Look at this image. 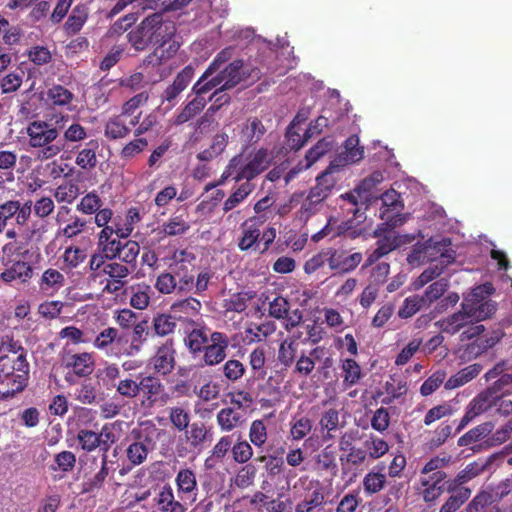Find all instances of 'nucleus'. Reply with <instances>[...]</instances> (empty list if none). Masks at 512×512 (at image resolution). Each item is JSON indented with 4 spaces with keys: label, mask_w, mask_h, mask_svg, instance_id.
I'll use <instances>...</instances> for the list:
<instances>
[{
    "label": "nucleus",
    "mask_w": 512,
    "mask_h": 512,
    "mask_svg": "<svg viewBox=\"0 0 512 512\" xmlns=\"http://www.w3.org/2000/svg\"><path fill=\"white\" fill-rule=\"evenodd\" d=\"M228 134L225 132L217 133L213 139L209 148L198 153L197 158L200 161H210L213 158L222 154L228 145Z\"/></svg>",
    "instance_id": "obj_46"
},
{
    "label": "nucleus",
    "mask_w": 512,
    "mask_h": 512,
    "mask_svg": "<svg viewBox=\"0 0 512 512\" xmlns=\"http://www.w3.org/2000/svg\"><path fill=\"white\" fill-rule=\"evenodd\" d=\"M140 253V245L134 240H126L120 248L119 259L121 263L127 265L131 269L135 270L137 266V258Z\"/></svg>",
    "instance_id": "obj_54"
},
{
    "label": "nucleus",
    "mask_w": 512,
    "mask_h": 512,
    "mask_svg": "<svg viewBox=\"0 0 512 512\" xmlns=\"http://www.w3.org/2000/svg\"><path fill=\"white\" fill-rule=\"evenodd\" d=\"M140 118L141 112L129 120L120 114L113 115L104 125V136L110 141L124 139L130 135L131 128L138 124Z\"/></svg>",
    "instance_id": "obj_15"
},
{
    "label": "nucleus",
    "mask_w": 512,
    "mask_h": 512,
    "mask_svg": "<svg viewBox=\"0 0 512 512\" xmlns=\"http://www.w3.org/2000/svg\"><path fill=\"white\" fill-rule=\"evenodd\" d=\"M88 16L89 8L86 4L81 3L76 5L65 22V30L67 34L78 33L86 23Z\"/></svg>",
    "instance_id": "obj_41"
},
{
    "label": "nucleus",
    "mask_w": 512,
    "mask_h": 512,
    "mask_svg": "<svg viewBox=\"0 0 512 512\" xmlns=\"http://www.w3.org/2000/svg\"><path fill=\"white\" fill-rule=\"evenodd\" d=\"M375 188L373 181L368 177L364 178L355 189L341 195V198L347 202L345 210L352 213L354 218H360L366 210L371 199V191Z\"/></svg>",
    "instance_id": "obj_7"
},
{
    "label": "nucleus",
    "mask_w": 512,
    "mask_h": 512,
    "mask_svg": "<svg viewBox=\"0 0 512 512\" xmlns=\"http://www.w3.org/2000/svg\"><path fill=\"white\" fill-rule=\"evenodd\" d=\"M364 157V147L359 146V137L350 135L343 144V151L330 162V169L340 168L361 161Z\"/></svg>",
    "instance_id": "obj_16"
},
{
    "label": "nucleus",
    "mask_w": 512,
    "mask_h": 512,
    "mask_svg": "<svg viewBox=\"0 0 512 512\" xmlns=\"http://www.w3.org/2000/svg\"><path fill=\"white\" fill-rule=\"evenodd\" d=\"M255 185L249 182L242 183L223 203L224 213L232 211L253 192Z\"/></svg>",
    "instance_id": "obj_51"
},
{
    "label": "nucleus",
    "mask_w": 512,
    "mask_h": 512,
    "mask_svg": "<svg viewBox=\"0 0 512 512\" xmlns=\"http://www.w3.org/2000/svg\"><path fill=\"white\" fill-rule=\"evenodd\" d=\"M38 284L42 292L51 295L65 285V277L57 269L48 268L43 272Z\"/></svg>",
    "instance_id": "obj_37"
},
{
    "label": "nucleus",
    "mask_w": 512,
    "mask_h": 512,
    "mask_svg": "<svg viewBox=\"0 0 512 512\" xmlns=\"http://www.w3.org/2000/svg\"><path fill=\"white\" fill-rule=\"evenodd\" d=\"M323 354L322 347H315L308 352L301 351L295 360L294 373L302 377H308L314 370L316 360Z\"/></svg>",
    "instance_id": "obj_30"
},
{
    "label": "nucleus",
    "mask_w": 512,
    "mask_h": 512,
    "mask_svg": "<svg viewBox=\"0 0 512 512\" xmlns=\"http://www.w3.org/2000/svg\"><path fill=\"white\" fill-rule=\"evenodd\" d=\"M47 101L53 107H67L73 99L74 94L62 85H53L46 92Z\"/></svg>",
    "instance_id": "obj_45"
},
{
    "label": "nucleus",
    "mask_w": 512,
    "mask_h": 512,
    "mask_svg": "<svg viewBox=\"0 0 512 512\" xmlns=\"http://www.w3.org/2000/svg\"><path fill=\"white\" fill-rule=\"evenodd\" d=\"M461 307L468 312L471 321H481L492 316L496 311V305L490 299L480 303L462 302Z\"/></svg>",
    "instance_id": "obj_40"
},
{
    "label": "nucleus",
    "mask_w": 512,
    "mask_h": 512,
    "mask_svg": "<svg viewBox=\"0 0 512 512\" xmlns=\"http://www.w3.org/2000/svg\"><path fill=\"white\" fill-rule=\"evenodd\" d=\"M177 497L192 505L196 502L199 488L196 472L191 468H181L175 477Z\"/></svg>",
    "instance_id": "obj_13"
},
{
    "label": "nucleus",
    "mask_w": 512,
    "mask_h": 512,
    "mask_svg": "<svg viewBox=\"0 0 512 512\" xmlns=\"http://www.w3.org/2000/svg\"><path fill=\"white\" fill-rule=\"evenodd\" d=\"M242 237L239 239L238 247L241 251H248L255 248L259 243L260 230L256 224H248L245 221L242 225Z\"/></svg>",
    "instance_id": "obj_55"
},
{
    "label": "nucleus",
    "mask_w": 512,
    "mask_h": 512,
    "mask_svg": "<svg viewBox=\"0 0 512 512\" xmlns=\"http://www.w3.org/2000/svg\"><path fill=\"white\" fill-rule=\"evenodd\" d=\"M493 429L494 424L492 422H484L480 425H477L458 439V445L460 447L470 446L488 436L493 431Z\"/></svg>",
    "instance_id": "obj_49"
},
{
    "label": "nucleus",
    "mask_w": 512,
    "mask_h": 512,
    "mask_svg": "<svg viewBox=\"0 0 512 512\" xmlns=\"http://www.w3.org/2000/svg\"><path fill=\"white\" fill-rule=\"evenodd\" d=\"M341 369L343 372V386L350 388L356 385L362 378L360 365L351 358L342 361Z\"/></svg>",
    "instance_id": "obj_52"
},
{
    "label": "nucleus",
    "mask_w": 512,
    "mask_h": 512,
    "mask_svg": "<svg viewBox=\"0 0 512 512\" xmlns=\"http://www.w3.org/2000/svg\"><path fill=\"white\" fill-rule=\"evenodd\" d=\"M319 426L326 434L323 436L325 441L334 438L332 432L336 431L339 427V411L335 408L325 410L320 417Z\"/></svg>",
    "instance_id": "obj_53"
},
{
    "label": "nucleus",
    "mask_w": 512,
    "mask_h": 512,
    "mask_svg": "<svg viewBox=\"0 0 512 512\" xmlns=\"http://www.w3.org/2000/svg\"><path fill=\"white\" fill-rule=\"evenodd\" d=\"M175 25L165 21L162 13H153L145 17L135 28L130 30L127 41L136 51H145L157 43L165 44L175 34Z\"/></svg>",
    "instance_id": "obj_1"
},
{
    "label": "nucleus",
    "mask_w": 512,
    "mask_h": 512,
    "mask_svg": "<svg viewBox=\"0 0 512 512\" xmlns=\"http://www.w3.org/2000/svg\"><path fill=\"white\" fill-rule=\"evenodd\" d=\"M265 363V350L261 347L255 348L249 355V365L255 379L263 380L266 377Z\"/></svg>",
    "instance_id": "obj_57"
},
{
    "label": "nucleus",
    "mask_w": 512,
    "mask_h": 512,
    "mask_svg": "<svg viewBox=\"0 0 512 512\" xmlns=\"http://www.w3.org/2000/svg\"><path fill=\"white\" fill-rule=\"evenodd\" d=\"M266 131L259 118L250 117L241 126L240 138L246 146L254 145L262 139Z\"/></svg>",
    "instance_id": "obj_28"
},
{
    "label": "nucleus",
    "mask_w": 512,
    "mask_h": 512,
    "mask_svg": "<svg viewBox=\"0 0 512 512\" xmlns=\"http://www.w3.org/2000/svg\"><path fill=\"white\" fill-rule=\"evenodd\" d=\"M179 47V43L173 40V38L165 44L157 43L154 50L143 59V65L153 68L159 67L173 58Z\"/></svg>",
    "instance_id": "obj_21"
},
{
    "label": "nucleus",
    "mask_w": 512,
    "mask_h": 512,
    "mask_svg": "<svg viewBox=\"0 0 512 512\" xmlns=\"http://www.w3.org/2000/svg\"><path fill=\"white\" fill-rule=\"evenodd\" d=\"M223 79L219 73L214 69L207 67L200 78L194 83L192 92H198L199 95L205 97V94L212 90H219L220 92L226 91L222 89Z\"/></svg>",
    "instance_id": "obj_25"
},
{
    "label": "nucleus",
    "mask_w": 512,
    "mask_h": 512,
    "mask_svg": "<svg viewBox=\"0 0 512 512\" xmlns=\"http://www.w3.org/2000/svg\"><path fill=\"white\" fill-rule=\"evenodd\" d=\"M426 304L425 298L419 295H412L403 301L397 315L401 319H409L418 313Z\"/></svg>",
    "instance_id": "obj_60"
},
{
    "label": "nucleus",
    "mask_w": 512,
    "mask_h": 512,
    "mask_svg": "<svg viewBox=\"0 0 512 512\" xmlns=\"http://www.w3.org/2000/svg\"><path fill=\"white\" fill-rule=\"evenodd\" d=\"M109 464H113L112 461H109L108 455H101V467L100 469L91 477L87 478L83 483V491L87 493H92L100 490L108 478L110 474Z\"/></svg>",
    "instance_id": "obj_36"
},
{
    "label": "nucleus",
    "mask_w": 512,
    "mask_h": 512,
    "mask_svg": "<svg viewBox=\"0 0 512 512\" xmlns=\"http://www.w3.org/2000/svg\"><path fill=\"white\" fill-rule=\"evenodd\" d=\"M480 373V367L476 364L469 365L461 370H459L456 374L452 375L445 382V389L451 390L458 387H461L474 379Z\"/></svg>",
    "instance_id": "obj_47"
},
{
    "label": "nucleus",
    "mask_w": 512,
    "mask_h": 512,
    "mask_svg": "<svg viewBox=\"0 0 512 512\" xmlns=\"http://www.w3.org/2000/svg\"><path fill=\"white\" fill-rule=\"evenodd\" d=\"M80 187L77 182L72 180L65 181L59 185L54 193V197L58 203L71 204L80 195Z\"/></svg>",
    "instance_id": "obj_56"
},
{
    "label": "nucleus",
    "mask_w": 512,
    "mask_h": 512,
    "mask_svg": "<svg viewBox=\"0 0 512 512\" xmlns=\"http://www.w3.org/2000/svg\"><path fill=\"white\" fill-rule=\"evenodd\" d=\"M76 439L80 448L87 453L95 451L97 448L101 450L100 437L97 432L89 429H79Z\"/></svg>",
    "instance_id": "obj_62"
},
{
    "label": "nucleus",
    "mask_w": 512,
    "mask_h": 512,
    "mask_svg": "<svg viewBox=\"0 0 512 512\" xmlns=\"http://www.w3.org/2000/svg\"><path fill=\"white\" fill-rule=\"evenodd\" d=\"M471 489H460L455 494H450L442 504L439 512H456L471 496Z\"/></svg>",
    "instance_id": "obj_64"
},
{
    "label": "nucleus",
    "mask_w": 512,
    "mask_h": 512,
    "mask_svg": "<svg viewBox=\"0 0 512 512\" xmlns=\"http://www.w3.org/2000/svg\"><path fill=\"white\" fill-rule=\"evenodd\" d=\"M140 405L143 409L151 410L167 405L172 400L171 393L161 380L152 375H146L139 381Z\"/></svg>",
    "instance_id": "obj_6"
},
{
    "label": "nucleus",
    "mask_w": 512,
    "mask_h": 512,
    "mask_svg": "<svg viewBox=\"0 0 512 512\" xmlns=\"http://www.w3.org/2000/svg\"><path fill=\"white\" fill-rule=\"evenodd\" d=\"M32 205L31 200L23 204L18 200H7L0 204V223L3 230L12 218H15L18 226H25L31 217Z\"/></svg>",
    "instance_id": "obj_12"
},
{
    "label": "nucleus",
    "mask_w": 512,
    "mask_h": 512,
    "mask_svg": "<svg viewBox=\"0 0 512 512\" xmlns=\"http://www.w3.org/2000/svg\"><path fill=\"white\" fill-rule=\"evenodd\" d=\"M184 431L186 442L193 450L201 451L206 442H211L213 439L212 427L206 426L203 422H193Z\"/></svg>",
    "instance_id": "obj_20"
},
{
    "label": "nucleus",
    "mask_w": 512,
    "mask_h": 512,
    "mask_svg": "<svg viewBox=\"0 0 512 512\" xmlns=\"http://www.w3.org/2000/svg\"><path fill=\"white\" fill-rule=\"evenodd\" d=\"M270 162L266 148L258 149L247 163H244L242 153L237 154L229 160L221 175L220 183H224L229 177H232L235 182L245 180V182L251 183L270 166Z\"/></svg>",
    "instance_id": "obj_4"
},
{
    "label": "nucleus",
    "mask_w": 512,
    "mask_h": 512,
    "mask_svg": "<svg viewBox=\"0 0 512 512\" xmlns=\"http://www.w3.org/2000/svg\"><path fill=\"white\" fill-rule=\"evenodd\" d=\"M312 128H308L304 135H301L295 130L294 123L290 124L285 134V145L289 150L298 151L301 149L307 140L312 136Z\"/></svg>",
    "instance_id": "obj_58"
},
{
    "label": "nucleus",
    "mask_w": 512,
    "mask_h": 512,
    "mask_svg": "<svg viewBox=\"0 0 512 512\" xmlns=\"http://www.w3.org/2000/svg\"><path fill=\"white\" fill-rule=\"evenodd\" d=\"M230 339L228 335L220 331L210 332V341L202 351V361L206 366H216L227 357Z\"/></svg>",
    "instance_id": "obj_10"
},
{
    "label": "nucleus",
    "mask_w": 512,
    "mask_h": 512,
    "mask_svg": "<svg viewBox=\"0 0 512 512\" xmlns=\"http://www.w3.org/2000/svg\"><path fill=\"white\" fill-rule=\"evenodd\" d=\"M324 503L323 487L317 482L316 488L296 505L295 512H313L314 509L322 507Z\"/></svg>",
    "instance_id": "obj_44"
},
{
    "label": "nucleus",
    "mask_w": 512,
    "mask_h": 512,
    "mask_svg": "<svg viewBox=\"0 0 512 512\" xmlns=\"http://www.w3.org/2000/svg\"><path fill=\"white\" fill-rule=\"evenodd\" d=\"M312 430V421L307 416L293 417L290 422L289 435L292 440L304 439Z\"/></svg>",
    "instance_id": "obj_59"
},
{
    "label": "nucleus",
    "mask_w": 512,
    "mask_h": 512,
    "mask_svg": "<svg viewBox=\"0 0 512 512\" xmlns=\"http://www.w3.org/2000/svg\"><path fill=\"white\" fill-rule=\"evenodd\" d=\"M454 261L455 253L453 250L441 253L440 257L434 263H431L430 266L421 273L419 276V281L422 285L427 284L428 282L443 274L445 269L450 264L454 263Z\"/></svg>",
    "instance_id": "obj_27"
},
{
    "label": "nucleus",
    "mask_w": 512,
    "mask_h": 512,
    "mask_svg": "<svg viewBox=\"0 0 512 512\" xmlns=\"http://www.w3.org/2000/svg\"><path fill=\"white\" fill-rule=\"evenodd\" d=\"M343 473L351 469L363 466L368 460V455L364 445L362 447H352L343 452L339 457Z\"/></svg>",
    "instance_id": "obj_33"
},
{
    "label": "nucleus",
    "mask_w": 512,
    "mask_h": 512,
    "mask_svg": "<svg viewBox=\"0 0 512 512\" xmlns=\"http://www.w3.org/2000/svg\"><path fill=\"white\" fill-rule=\"evenodd\" d=\"M64 363L77 377H88L95 368V357L92 352L75 353L68 355Z\"/></svg>",
    "instance_id": "obj_22"
},
{
    "label": "nucleus",
    "mask_w": 512,
    "mask_h": 512,
    "mask_svg": "<svg viewBox=\"0 0 512 512\" xmlns=\"http://www.w3.org/2000/svg\"><path fill=\"white\" fill-rule=\"evenodd\" d=\"M210 329L206 326L193 328L185 337L184 342L194 356L201 354L210 341Z\"/></svg>",
    "instance_id": "obj_31"
},
{
    "label": "nucleus",
    "mask_w": 512,
    "mask_h": 512,
    "mask_svg": "<svg viewBox=\"0 0 512 512\" xmlns=\"http://www.w3.org/2000/svg\"><path fill=\"white\" fill-rule=\"evenodd\" d=\"M131 289L130 305L138 310L147 308L150 303L151 287L147 284H138Z\"/></svg>",
    "instance_id": "obj_63"
},
{
    "label": "nucleus",
    "mask_w": 512,
    "mask_h": 512,
    "mask_svg": "<svg viewBox=\"0 0 512 512\" xmlns=\"http://www.w3.org/2000/svg\"><path fill=\"white\" fill-rule=\"evenodd\" d=\"M167 435L166 430L158 428L153 422L146 421L131 430L130 444L126 448V457L133 466L142 464L156 443Z\"/></svg>",
    "instance_id": "obj_3"
},
{
    "label": "nucleus",
    "mask_w": 512,
    "mask_h": 512,
    "mask_svg": "<svg viewBox=\"0 0 512 512\" xmlns=\"http://www.w3.org/2000/svg\"><path fill=\"white\" fill-rule=\"evenodd\" d=\"M243 66L242 60H234L226 65L225 68L219 69V73L223 79L222 89H232L245 79Z\"/></svg>",
    "instance_id": "obj_32"
},
{
    "label": "nucleus",
    "mask_w": 512,
    "mask_h": 512,
    "mask_svg": "<svg viewBox=\"0 0 512 512\" xmlns=\"http://www.w3.org/2000/svg\"><path fill=\"white\" fill-rule=\"evenodd\" d=\"M255 460L263 464L266 477L270 480L279 478L280 476L285 475L286 472L287 480L294 476L291 470H287L285 460L282 456L266 454L258 456Z\"/></svg>",
    "instance_id": "obj_24"
},
{
    "label": "nucleus",
    "mask_w": 512,
    "mask_h": 512,
    "mask_svg": "<svg viewBox=\"0 0 512 512\" xmlns=\"http://www.w3.org/2000/svg\"><path fill=\"white\" fill-rule=\"evenodd\" d=\"M120 367L116 363L105 362L102 368H99L96 374L99 385L107 390L117 387L120 380Z\"/></svg>",
    "instance_id": "obj_38"
},
{
    "label": "nucleus",
    "mask_w": 512,
    "mask_h": 512,
    "mask_svg": "<svg viewBox=\"0 0 512 512\" xmlns=\"http://www.w3.org/2000/svg\"><path fill=\"white\" fill-rule=\"evenodd\" d=\"M495 398L487 390L474 397L468 404L464 416L461 418L456 433L463 430L472 420L488 411L494 404Z\"/></svg>",
    "instance_id": "obj_18"
},
{
    "label": "nucleus",
    "mask_w": 512,
    "mask_h": 512,
    "mask_svg": "<svg viewBox=\"0 0 512 512\" xmlns=\"http://www.w3.org/2000/svg\"><path fill=\"white\" fill-rule=\"evenodd\" d=\"M493 495L486 491L479 492L467 505L465 512H499L496 506H493Z\"/></svg>",
    "instance_id": "obj_50"
},
{
    "label": "nucleus",
    "mask_w": 512,
    "mask_h": 512,
    "mask_svg": "<svg viewBox=\"0 0 512 512\" xmlns=\"http://www.w3.org/2000/svg\"><path fill=\"white\" fill-rule=\"evenodd\" d=\"M172 272L176 276L177 292L180 294L191 292L194 288V274L187 269L183 261L177 262Z\"/></svg>",
    "instance_id": "obj_42"
},
{
    "label": "nucleus",
    "mask_w": 512,
    "mask_h": 512,
    "mask_svg": "<svg viewBox=\"0 0 512 512\" xmlns=\"http://www.w3.org/2000/svg\"><path fill=\"white\" fill-rule=\"evenodd\" d=\"M195 97L188 101L181 111L176 115L174 124L182 125L198 115L206 106L207 99L198 92H192Z\"/></svg>",
    "instance_id": "obj_35"
},
{
    "label": "nucleus",
    "mask_w": 512,
    "mask_h": 512,
    "mask_svg": "<svg viewBox=\"0 0 512 512\" xmlns=\"http://www.w3.org/2000/svg\"><path fill=\"white\" fill-rule=\"evenodd\" d=\"M27 367L23 355L0 356V400H6L26 387L27 378L21 374H15V370L23 371Z\"/></svg>",
    "instance_id": "obj_5"
},
{
    "label": "nucleus",
    "mask_w": 512,
    "mask_h": 512,
    "mask_svg": "<svg viewBox=\"0 0 512 512\" xmlns=\"http://www.w3.org/2000/svg\"><path fill=\"white\" fill-rule=\"evenodd\" d=\"M67 116L60 115L54 124L44 120H34L26 128L29 145L32 148H42L39 157L50 159L58 155L65 147L59 140L60 131L64 128Z\"/></svg>",
    "instance_id": "obj_2"
},
{
    "label": "nucleus",
    "mask_w": 512,
    "mask_h": 512,
    "mask_svg": "<svg viewBox=\"0 0 512 512\" xmlns=\"http://www.w3.org/2000/svg\"><path fill=\"white\" fill-rule=\"evenodd\" d=\"M328 266L335 274H347L354 271L363 260L360 252L348 253L345 249L326 248Z\"/></svg>",
    "instance_id": "obj_9"
},
{
    "label": "nucleus",
    "mask_w": 512,
    "mask_h": 512,
    "mask_svg": "<svg viewBox=\"0 0 512 512\" xmlns=\"http://www.w3.org/2000/svg\"><path fill=\"white\" fill-rule=\"evenodd\" d=\"M25 73L17 68L3 76H0V88L3 94L16 92L22 85Z\"/></svg>",
    "instance_id": "obj_61"
},
{
    "label": "nucleus",
    "mask_w": 512,
    "mask_h": 512,
    "mask_svg": "<svg viewBox=\"0 0 512 512\" xmlns=\"http://www.w3.org/2000/svg\"><path fill=\"white\" fill-rule=\"evenodd\" d=\"M504 332L501 328H496L474 340L469 349L476 355L486 352L488 349L494 347L503 338Z\"/></svg>",
    "instance_id": "obj_39"
},
{
    "label": "nucleus",
    "mask_w": 512,
    "mask_h": 512,
    "mask_svg": "<svg viewBox=\"0 0 512 512\" xmlns=\"http://www.w3.org/2000/svg\"><path fill=\"white\" fill-rule=\"evenodd\" d=\"M2 264L5 269L0 274V279L6 284H11L14 281L24 284L33 276L32 266L24 260H11L9 264H7V261L2 262Z\"/></svg>",
    "instance_id": "obj_19"
},
{
    "label": "nucleus",
    "mask_w": 512,
    "mask_h": 512,
    "mask_svg": "<svg viewBox=\"0 0 512 512\" xmlns=\"http://www.w3.org/2000/svg\"><path fill=\"white\" fill-rule=\"evenodd\" d=\"M469 323H472L470 316L465 309L461 307V310L438 320L435 325L439 328L442 333L449 335H455L460 332Z\"/></svg>",
    "instance_id": "obj_26"
},
{
    "label": "nucleus",
    "mask_w": 512,
    "mask_h": 512,
    "mask_svg": "<svg viewBox=\"0 0 512 512\" xmlns=\"http://www.w3.org/2000/svg\"><path fill=\"white\" fill-rule=\"evenodd\" d=\"M363 445L366 448L368 458L371 460H376L383 457L390 448L387 441L374 434L365 436Z\"/></svg>",
    "instance_id": "obj_48"
},
{
    "label": "nucleus",
    "mask_w": 512,
    "mask_h": 512,
    "mask_svg": "<svg viewBox=\"0 0 512 512\" xmlns=\"http://www.w3.org/2000/svg\"><path fill=\"white\" fill-rule=\"evenodd\" d=\"M299 338L300 335H292L281 342L278 350V360L283 366L290 367L300 355L302 350L299 349Z\"/></svg>",
    "instance_id": "obj_29"
},
{
    "label": "nucleus",
    "mask_w": 512,
    "mask_h": 512,
    "mask_svg": "<svg viewBox=\"0 0 512 512\" xmlns=\"http://www.w3.org/2000/svg\"><path fill=\"white\" fill-rule=\"evenodd\" d=\"M149 365L156 374L163 377L173 372L176 365V349L173 339H166L156 347L153 356L149 359Z\"/></svg>",
    "instance_id": "obj_8"
},
{
    "label": "nucleus",
    "mask_w": 512,
    "mask_h": 512,
    "mask_svg": "<svg viewBox=\"0 0 512 512\" xmlns=\"http://www.w3.org/2000/svg\"><path fill=\"white\" fill-rule=\"evenodd\" d=\"M333 171L335 169H330L329 165L325 171L316 177V184L310 189L306 198L309 205L319 204L329 197L336 185V179L332 175Z\"/></svg>",
    "instance_id": "obj_17"
},
{
    "label": "nucleus",
    "mask_w": 512,
    "mask_h": 512,
    "mask_svg": "<svg viewBox=\"0 0 512 512\" xmlns=\"http://www.w3.org/2000/svg\"><path fill=\"white\" fill-rule=\"evenodd\" d=\"M384 468L385 464L380 462L364 476L363 488L366 494H376L385 487L387 479L386 475L382 473Z\"/></svg>",
    "instance_id": "obj_34"
},
{
    "label": "nucleus",
    "mask_w": 512,
    "mask_h": 512,
    "mask_svg": "<svg viewBox=\"0 0 512 512\" xmlns=\"http://www.w3.org/2000/svg\"><path fill=\"white\" fill-rule=\"evenodd\" d=\"M335 141L333 137L326 136L320 139L313 147H311L305 154L304 160L298 164V167L291 169L285 176V181L288 183L297 173L302 170L309 169L321 157L333 149Z\"/></svg>",
    "instance_id": "obj_14"
},
{
    "label": "nucleus",
    "mask_w": 512,
    "mask_h": 512,
    "mask_svg": "<svg viewBox=\"0 0 512 512\" xmlns=\"http://www.w3.org/2000/svg\"><path fill=\"white\" fill-rule=\"evenodd\" d=\"M154 502L160 512H186L187 502L176 499L174 491L169 484L162 486L154 497Z\"/></svg>",
    "instance_id": "obj_23"
},
{
    "label": "nucleus",
    "mask_w": 512,
    "mask_h": 512,
    "mask_svg": "<svg viewBox=\"0 0 512 512\" xmlns=\"http://www.w3.org/2000/svg\"><path fill=\"white\" fill-rule=\"evenodd\" d=\"M194 72L195 70L191 65L185 66L177 73L173 82L163 90L160 97L162 104H166V110H170L176 106L179 95L191 83L194 77Z\"/></svg>",
    "instance_id": "obj_11"
},
{
    "label": "nucleus",
    "mask_w": 512,
    "mask_h": 512,
    "mask_svg": "<svg viewBox=\"0 0 512 512\" xmlns=\"http://www.w3.org/2000/svg\"><path fill=\"white\" fill-rule=\"evenodd\" d=\"M216 421L220 429L230 432L242 423V415L232 407L222 408L216 415Z\"/></svg>",
    "instance_id": "obj_43"
}]
</instances>
